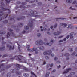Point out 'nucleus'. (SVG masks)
I'll list each match as a JSON object with an SVG mask.
<instances>
[{
	"label": "nucleus",
	"mask_w": 77,
	"mask_h": 77,
	"mask_svg": "<svg viewBox=\"0 0 77 77\" xmlns=\"http://www.w3.org/2000/svg\"><path fill=\"white\" fill-rule=\"evenodd\" d=\"M26 14L27 15V17H38L37 15H36V14H38V12L35 11V12L34 11L32 10H31L30 11V13H29V11H26Z\"/></svg>",
	"instance_id": "f257e3e1"
},
{
	"label": "nucleus",
	"mask_w": 77,
	"mask_h": 77,
	"mask_svg": "<svg viewBox=\"0 0 77 77\" xmlns=\"http://www.w3.org/2000/svg\"><path fill=\"white\" fill-rule=\"evenodd\" d=\"M14 66L16 67L15 68L16 74L17 75H20L21 74V72L18 71L19 69H20L21 67L22 66L20 65L19 64H14Z\"/></svg>",
	"instance_id": "f03ea898"
},
{
	"label": "nucleus",
	"mask_w": 77,
	"mask_h": 77,
	"mask_svg": "<svg viewBox=\"0 0 77 77\" xmlns=\"http://www.w3.org/2000/svg\"><path fill=\"white\" fill-rule=\"evenodd\" d=\"M39 50H44V47L43 46H41L40 47H37L36 49L35 48H32V50L34 51H35V54H38L39 52H40L39 51Z\"/></svg>",
	"instance_id": "7ed1b4c3"
},
{
	"label": "nucleus",
	"mask_w": 77,
	"mask_h": 77,
	"mask_svg": "<svg viewBox=\"0 0 77 77\" xmlns=\"http://www.w3.org/2000/svg\"><path fill=\"white\" fill-rule=\"evenodd\" d=\"M1 7H0V11H5L8 10V11H9V13H11V11L9 10V9H8V8H5L3 7L5 6V4L3 2H1Z\"/></svg>",
	"instance_id": "20e7f679"
},
{
	"label": "nucleus",
	"mask_w": 77,
	"mask_h": 77,
	"mask_svg": "<svg viewBox=\"0 0 77 77\" xmlns=\"http://www.w3.org/2000/svg\"><path fill=\"white\" fill-rule=\"evenodd\" d=\"M0 14H0V21L2 20L3 19L6 18L8 17V16L9 15L8 14H7L5 15H4V14H3V11H0ZM4 15L3 17V16Z\"/></svg>",
	"instance_id": "39448f33"
},
{
	"label": "nucleus",
	"mask_w": 77,
	"mask_h": 77,
	"mask_svg": "<svg viewBox=\"0 0 77 77\" xmlns=\"http://www.w3.org/2000/svg\"><path fill=\"white\" fill-rule=\"evenodd\" d=\"M10 33H9V32H8L6 35L7 38H9V36H11H11L13 37L15 36V34L13 32H10Z\"/></svg>",
	"instance_id": "423d86ee"
},
{
	"label": "nucleus",
	"mask_w": 77,
	"mask_h": 77,
	"mask_svg": "<svg viewBox=\"0 0 77 77\" xmlns=\"http://www.w3.org/2000/svg\"><path fill=\"white\" fill-rule=\"evenodd\" d=\"M35 21V19H32H32H31L30 20H29V23H30V21L31 22V23H30L29 25V27H30L31 28L33 27V21Z\"/></svg>",
	"instance_id": "0eeeda50"
},
{
	"label": "nucleus",
	"mask_w": 77,
	"mask_h": 77,
	"mask_svg": "<svg viewBox=\"0 0 77 77\" xmlns=\"http://www.w3.org/2000/svg\"><path fill=\"white\" fill-rule=\"evenodd\" d=\"M15 57L17 58H16V60H18L19 62H21V59H22V56L20 55H18L17 56H15Z\"/></svg>",
	"instance_id": "6e6552de"
},
{
	"label": "nucleus",
	"mask_w": 77,
	"mask_h": 77,
	"mask_svg": "<svg viewBox=\"0 0 77 77\" xmlns=\"http://www.w3.org/2000/svg\"><path fill=\"white\" fill-rule=\"evenodd\" d=\"M47 52H44L43 53V54H44V55H47V54L50 55V54H51V53H52V51L50 50V51H48Z\"/></svg>",
	"instance_id": "1a4fd4ad"
},
{
	"label": "nucleus",
	"mask_w": 77,
	"mask_h": 77,
	"mask_svg": "<svg viewBox=\"0 0 77 77\" xmlns=\"http://www.w3.org/2000/svg\"><path fill=\"white\" fill-rule=\"evenodd\" d=\"M35 44L36 45H38V44L39 45H42L44 44L42 40H40V41H37L35 42Z\"/></svg>",
	"instance_id": "9d476101"
},
{
	"label": "nucleus",
	"mask_w": 77,
	"mask_h": 77,
	"mask_svg": "<svg viewBox=\"0 0 77 77\" xmlns=\"http://www.w3.org/2000/svg\"><path fill=\"white\" fill-rule=\"evenodd\" d=\"M30 6L28 5L26 6V7L24 6L20 5V6L19 7V8H23V9H25L26 8H30Z\"/></svg>",
	"instance_id": "9b49d317"
},
{
	"label": "nucleus",
	"mask_w": 77,
	"mask_h": 77,
	"mask_svg": "<svg viewBox=\"0 0 77 77\" xmlns=\"http://www.w3.org/2000/svg\"><path fill=\"white\" fill-rule=\"evenodd\" d=\"M71 68H68L66 69V71L64 72L63 73V74H66V73H68L69 72V71H71Z\"/></svg>",
	"instance_id": "f8f14e48"
},
{
	"label": "nucleus",
	"mask_w": 77,
	"mask_h": 77,
	"mask_svg": "<svg viewBox=\"0 0 77 77\" xmlns=\"http://www.w3.org/2000/svg\"><path fill=\"white\" fill-rule=\"evenodd\" d=\"M7 47H9V50H14V46H13V47H12V46H10L9 45H7Z\"/></svg>",
	"instance_id": "ddd939ff"
},
{
	"label": "nucleus",
	"mask_w": 77,
	"mask_h": 77,
	"mask_svg": "<svg viewBox=\"0 0 77 77\" xmlns=\"http://www.w3.org/2000/svg\"><path fill=\"white\" fill-rule=\"evenodd\" d=\"M60 25L61 26H64V27H66V26H67V24L66 23H60Z\"/></svg>",
	"instance_id": "4468645a"
},
{
	"label": "nucleus",
	"mask_w": 77,
	"mask_h": 77,
	"mask_svg": "<svg viewBox=\"0 0 77 77\" xmlns=\"http://www.w3.org/2000/svg\"><path fill=\"white\" fill-rule=\"evenodd\" d=\"M61 32H57V33L54 32L53 33V34L54 35H55L56 36H58V35H59V34Z\"/></svg>",
	"instance_id": "2eb2a0df"
},
{
	"label": "nucleus",
	"mask_w": 77,
	"mask_h": 77,
	"mask_svg": "<svg viewBox=\"0 0 77 77\" xmlns=\"http://www.w3.org/2000/svg\"><path fill=\"white\" fill-rule=\"evenodd\" d=\"M24 18H25V17L23 16L21 17L20 18H17V21H19V20H24Z\"/></svg>",
	"instance_id": "dca6fc26"
},
{
	"label": "nucleus",
	"mask_w": 77,
	"mask_h": 77,
	"mask_svg": "<svg viewBox=\"0 0 77 77\" xmlns=\"http://www.w3.org/2000/svg\"><path fill=\"white\" fill-rule=\"evenodd\" d=\"M70 75H69L68 76H67L66 77H71V75H74L75 74V72H72L70 73Z\"/></svg>",
	"instance_id": "f3484780"
},
{
	"label": "nucleus",
	"mask_w": 77,
	"mask_h": 77,
	"mask_svg": "<svg viewBox=\"0 0 77 77\" xmlns=\"http://www.w3.org/2000/svg\"><path fill=\"white\" fill-rule=\"evenodd\" d=\"M24 28L25 30H29V27L28 26H25Z\"/></svg>",
	"instance_id": "a211bd4d"
},
{
	"label": "nucleus",
	"mask_w": 77,
	"mask_h": 77,
	"mask_svg": "<svg viewBox=\"0 0 77 77\" xmlns=\"http://www.w3.org/2000/svg\"><path fill=\"white\" fill-rule=\"evenodd\" d=\"M5 49V46H4L0 48V51H2L4 50Z\"/></svg>",
	"instance_id": "6ab92c4d"
},
{
	"label": "nucleus",
	"mask_w": 77,
	"mask_h": 77,
	"mask_svg": "<svg viewBox=\"0 0 77 77\" xmlns=\"http://www.w3.org/2000/svg\"><path fill=\"white\" fill-rule=\"evenodd\" d=\"M66 2L69 3H71L72 2V0H66Z\"/></svg>",
	"instance_id": "aec40b11"
},
{
	"label": "nucleus",
	"mask_w": 77,
	"mask_h": 77,
	"mask_svg": "<svg viewBox=\"0 0 77 77\" xmlns=\"http://www.w3.org/2000/svg\"><path fill=\"white\" fill-rule=\"evenodd\" d=\"M50 72H47V73H46V74L45 75V77H49V74H50Z\"/></svg>",
	"instance_id": "412c9836"
},
{
	"label": "nucleus",
	"mask_w": 77,
	"mask_h": 77,
	"mask_svg": "<svg viewBox=\"0 0 77 77\" xmlns=\"http://www.w3.org/2000/svg\"><path fill=\"white\" fill-rule=\"evenodd\" d=\"M64 20V18H56V21H58L59 20Z\"/></svg>",
	"instance_id": "4be33fe9"
},
{
	"label": "nucleus",
	"mask_w": 77,
	"mask_h": 77,
	"mask_svg": "<svg viewBox=\"0 0 77 77\" xmlns=\"http://www.w3.org/2000/svg\"><path fill=\"white\" fill-rule=\"evenodd\" d=\"M23 76L24 77H29V75L25 73L23 74Z\"/></svg>",
	"instance_id": "5701e85b"
},
{
	"label": "nucleus",
	"mask_w": 77,
	"mask_h": 77,
	"mask_svg": "<svg viewBox=\"0 0 77 77\" xmlns=\"http://www.w3.org/2000/svg\"><path fill=\"white\" fill-rule=\"evenodd\" d=\"M51 44V45H49V46H51V43H44L45 45H49V44Z\"/></svg>",
	"instance_id": "b1692460"
},
{
	"label": "nucleus",
	"mask_w": 77,
	"mask_h": 77,
	"mask_svg": "<svg viewBox=\"0 0 77 77\" xmlns=\"http://www.w3.org/2000/svg\"><path fill=\"white\" fill-rule=\"evenodd\" d=\"M71 33H71L70 34V39H72V38H73V36H72V35H73L74 32H72V34H71Z\"/></svg>",
	"instance_id": "393cba45"
},
{
	"label": "nucleus",
	"mask_w": 77,
	"mask_h": 77,
	"mask_svg": "<svg viewBox=\"0 0 77 77\" xmlns=\"http://www.w3.org/2000/svg\"><path fill=\"white\" fill-rule=\"evenodd\" d=\"M34 2H38V0H34V1H31L30 2V3H34Z\"/></svg>",
	"instance_id": "a878e982"
},
{
	"label": "nucleus",
	"mask_w": 77,
	"mask_h": 77,
	"mask_svg": "<svg viewBox=\"0 0 77 77\" xmlns=\"http://www.w3.org/2000/svg\"><path fill=\"white\" fill-rule=\"evenodd\" d=\"M64 56H66L67 57V56H69V54L68 53H66L65 54Z\"/></svg>",
	"instance_id": "bb28decb"
},
{
	"label": "nucleus",
	"mask_w": 77,
	"mask_h": 77,
	"mask_svg": "<svg viewBox=\"0 0 77 77\" xmlns=\"http://www.w3.org/2000/svg\"><path fill=\"white\" fill-rule=\"evenodd\" d=\"M23 26V23H20V24H19V26H20V27H22Z\"/></svg>",
	"instance_id": "cd10ccee"
},
{
	"label": "nucleus",
	"mask_w": 77,
	"mask_h": 77,
	"mask_svg": "<svg viewBox=\"0 0 77 77\" xmlns=\"http://www.w3.org/2000/svg\"><path fill=\"white\" fill-rule=\"evenodd\" d=\"M3 23H4V24H6V23H8V20H5L3 21Z\"/></svg>",
	"instance_id": "c85d7f7f"
},
{
	"label": "nucleus",
	"mask_w": 77,
	"mask_h": 77,
	"mask_svg": "<svg viewBox=\"0 0 77 77\" xmlns=\"http://www.w3.org/2000/svg\"><path fill=\"white\" fill-rule=\"evenodd\" d=\"M7 77H11V73H8L7 74Z\"/></svg>",
	"instance_id": "c756f323"
},
{
	"label": "nucleus",
	"mask_w": 77,
	"mask_h": 77,
	"mask_svg": "<svg viewBox=\"0 0 77 77\" xmlns=\"http://www.w3.org/2000/svg\"><path fill=\"white\" fill-rule=\"evenodd\" d=\"M11 71L12 73H14L15 72V70L14 69H12L11 70Z\"/></svg>",
	"instance_id": "7c9ffc66"
},
{
	"label": "nucleus",
	"mask_w": 77,
	"mask_h": 77,
	"mask_svg": "<svg viewBox=\"0 0 77 77\" xmlns=\"http://www.w3.org/2000/svg\"><path fill=\"white\" fill-rule=\"evenodd\" d=\"M5 2H6L7 3H10L11 2V0H5Z\"/></svg>",
	"instance_id": "2f4dec72"
},
{
	"label": "nucleus",
	"mask_w": 77,
	"mask_h": 77,
	"mask_svg": "<svg viewBox=\"0 0 77 77\" xmlns=\"http://www.w3.org/2000/svg\"><path fill=\"white\" fill-rule=\"evenodd\" d=\"M23 69H24V70H25V71H29L28 69L26 67H24Z\"/></svg>",
	"instance_id": "473e14b6"
},
{
	"label": "nucleus",
	"mask_w": 77,
	"mask_h": 77,
	"mask_svg": "<svg viewBox=\"0 0 77 77\" xmlns=\"http://www.w3.org/2000/svg\"><path fill=\"white\" fill-rule=\"evenodd\" d=\"M8 31H9V32H12V31H13V30L11 29V28H8Z\"/></svg>",
	"instance_id": "72a5a7b5"
},
{
	"label": "nucleus",
	"mask_w": 77,
	"mask_h": 77,
	"mask_svg": "<svg viewBox=\"0 0 77 77\" xmlns=\"http://www.w3.org/2000/svg\"><path fill=\"white\" fill-rule=\"evenodd\" d=\"M18 49L19 50V51L20 52V51H21V50H20V45H19V44H18Z\"/></svg>",
	"instance_id": "f704fd0d"
},
{
	"label": "nucleus",
	"mask_w": 77,
	"mask_h": 77,
	"mask_svg": "<svg viewBox=\"0 0 77 77\" xmlns=\"http://www.w3.org/2000/svg\"><path fill=\"white\" fill-rule=\"evenodd\" d=\"M6 44V42H4V41H2V45H3V44Z\"/></svg>",
	"instance_id": "c9c22d12"
},
{
	"label": "nucleus",
	"mask_w": 77,
	"mask_h": 77,
	"mask_svg": "<svg viewBox=\"0 0 77 77\" xmlns=\"http://www.w3.org/2000/svg\"><path fill=\"white\" fill-rule=\"evenodd\" d=\"M6 33V32H2L0 33V34H1V35H4V34H5Z\"/></svg>",
	"instance_id": "e433bc0d"
},
{
	"label": "nucleus",
	"mask_w": 77,
	"mask_h": 77,
	"mask_svg": "<svg viewBox=\"0 0 77 77\" xmlns=\"http://www.w3.org/2000/svg\"><path fill=\"white\" fill-rule=\"evenodd\" d=\"M30 47V46L29 45H27L26 46V48H29Z\"/></svg>",
	"instance_id": "4c0bfd02"
},
{
	"label": "nucleus",
	"mask_w": 77,
	"mask_h": 77,
	"mask_svg": "<svg viewBox=\"0 0 77 77\" xmlns=\"http://www.w3.org/2000/svg\"><path fill=\"white\" fill-rule=\"evenodd\" d=\"M28 51H30V52H33V51H32L31 50H30L29 49H27Z\"/></svg>",
	"instance_id": "58836bf2"
},
{
	"label": "nucleus",
	"mask_w": 77,
	"mask_h": 77,
	"mask_svg": "<svg viewBox=\"0 0 77 77\" xmlns=\"http://www.w3.org/2000/svg\"><path fill=\"white\" fill-rule=\"evenodd\" d=\"M12 65H13V64H10V65H8V68H10V67H11V66H12Z\"/></svg>",
	"instance_id": "ea45409f"
},
{
	"label": "nucleus",
	"mask_w": 77,
	"mask_h": 77,
	"mask_svg": "<svg viewBox=\"0 0 77 77\" xmlns=\"http://www.w3.org/2000/svg\"><path fill=\"white\" fill-rule=\"evenodd\" d=\"M6 56H8V54H5V55H4L2 56V57H6Z\"/></svg>",
	"instance_id": "a19ab883"
},
{
	"label": "nucleus",
	"mask_w": 77,
	"mask_h": 77,
	"mask_svg": "<svg viewBox=\"0 0 77 77\" xmlns=\"http://www.w3.org/2000/svg\"><path fill=\"white\" fill-rule=\"evenodd\" d=\"M57 24H55V25L54 26V28H56V27H57Z\"/></svg>",
	"instance_id": "79ce46f5"
},
{
	"label": "nucleus",
	"mask_w": 77,
	"mask_h": 77,
	"mask_svg": "<svg viewBox=\"0 0 77 77\" xmlns=\"http://www.w3.org/2000/svg\"><path fill=\"white\" fill-rule=\"evenodd\" d=\"M5 64L4 63H2L0 65L1 66H2L3 67V66H5Z\"/></svg>",
	"instance_id": "37998d69"
},
{
	"label": "nucleus",
	"mask_w": 77,
	"mask_h": 77,
	"mask_svg": "<svg viewBox=\"0 0 77 77\" xmlns=\"http://www.w3.org/2000/svg\"><path fill=\"white\" fill-rule=\"evenodd\" d=\"M69 50L70 51H73L72 48H69Z\"/></svg>",
	"instance_id": "c03bdc74"
},
{
	"label": "nucleus",
	"mask_w": 77,
	"mask_h": 77,
	"mask_svg": "<svg viewBox=\"0 0 77 77\" xmlns=\"http://www.w3.org/2000/svg\"><path fill=\"white\" fill-rule=\"evenodd\" d=\"M27 4V3L26 2H22V5H26Z\"/></svg>",
	"instance_id": "a18cd8bd"
},
{
	"label": "nucleus",
	"mask_w": 77,
	"mask_h": 77,
	"mask_svg": "<svg viewBox=\"0 0 77 77\" xmlns=\"http://www.w3.org/2000/svg\"><path fill=\"white\" fill-rule=\"evenodd\" d=\"M75 52H74V53H72V56H74V55H75Z\"/></svg>",
	"instance_id": "49530a36"
},
{
	"label": "nucleus",
	"mask_w": 77,
	"mask_h": 77,
	"mask_svg": "<svg viewBox=\"0 0 77 77\" xmlns=\"http://www.w3.org/2000/svg\"><path fill=\"white\" fill-rule=\"evenodd\" d=\"M26 33V31H23L22 32V33L24 34V33Z\"/></svg>",
	"instance_id": "de8ad7c7"
},
{
	"label": "nucleus",
	"mask_w": 77,
	"mask_h": 77,
	"mask_svg": "<svg viewBox=\"0 0 77 77\" xmlns=\"http://www.w3.org/2000/svg\"><path fill=\"white\" fill-rule=\"evenodd\" d=\"M53 63L50 64V67H51V68L53 67Z\"/></svg>",
	"instance_id": "09e8293b"
},
{
	"label": "nucleus",
	"mask_w": 77,
	"mask_h": 77,
	"mask_svg": "<svg viewBox=\"0 0 77 77\" xmlns=\"http://www.w3.org/2000/svg\"><path fill=\"white\" fill-rule=\"evenodd\" d=\"M37 35L38 36H41V34L39 33H37Z\"/></svg>",
	"instance_id": "8fccbe9b"
},
{
	"label": "nucleus",
	"mask_w": 77,
	"mask_h": 77,
	"mask_svg": "<svg viewBox=\"0 0 77 77\" xmlns=\"http://www.w3.org/2000/svg\"><path fill=\"white\" fill-rule=\"evenodd\" d=\"M57 58L56 57H55V58L54 59V60H57Z\"/></svg>",
	"instance_id": "3c124183"
},
{
	"label": "nucleus",
	"mask_w": 77,
	"mask_h": 77,
	"mask_svg": "<svg viewBox=\"0 0 77 77\" xmlns=\"http://www.w3.org/2000/svg\"><path fill=\"white\" fill-rule=\"evenodd\" d=\"M45 58L46 59H49V57H48V56H46Z\"/></svg>",
	"instance_id": "603ef678"
},
{
	"label": "nucleus",
	"mask_w": 77,
	"mask_h": 77,
	"mask_svg": "<svg viewBox=\"0 0 77 77\" xmlns=\"http://www.w3.org/2000/svg\"><path fill=\"white\" fill-rule=\"evenodd\" d=\"M17 4H21V2L20 1H18L17 2Z\"/></svg>",
	"instance_id": "864d4df0"
},
{
	"label": "nucleus",
	"mask_w": 77,
	"mask_h": 77,
	"mask_svg": "<svg viewBox=\"0 0 77 77\" xmlns=\"http://www.w3.org/2000/svg\"><path fill=\"white\" fill-rule=\"evenodd\" d=\"M71 26V24H69L68 27H67L68 29H69V28Z\"/></svg>",
	"instance_id": "5fc2aeb1"
},
{
	"label": "nucleus",
	"mask_w": 77,
	"mask_h": 77,
	"mask_svg": "<svg viewBox=\"0 0 77 77\" xmlns=\"http://www.w3.org/2000/svg\"><path fill=\"white\" fill-rule=\"evenodd\" d=\"M43 30H45V31H46L47 30V29L45 28V27L43 28Z\"/></svg>",
	"instance_id": "6e6d98bb"
},
{
	"label": "nucleus",
	"mask_w": 77,
	"mask_h": 77,
	"mask_svg": "<svg viewBox=\"0 0 77 77\" xmlns=\"http://www.w3.org/2000/svg\"><path fill=\"white\" fill-rule=\"evenodd\" d=\"M52 72H56V70H54L52 71Z\"/></svg>",
	"instance_id": "4d7b16f0"
},
{
	"label": "nucleus",
	"mask_w": 77,
	"mask_h": 77,
	"mask_svg": "<svg viewBox=\"0 0 77 77\" xmlns=\"http://www.w3.org/2000/svg\"><path fill=\"white\" fill-rule=\"evenodd\" d=\"M63 36H59L58 37V38H62L63 37Z\"/></svg>",
	"instance_id": "13d9d810"
},
{
	"label": "nucleus",
	"mask_w": 77,
	"mask_h": 77,
	"mask_svg": "<svg viewBox=\"0 0 77 77\" xmlns=\"http://www.w3.org/2000/svg\"><path fill=\"white\" fill-rule=\"evenodd\" d=\"M63 42V40H60L59 41V42Z\"/></svg>",
	"instance_id": "bf43d9fd"
},
{
	"label": "nucleus",
	"mask_w": 77,
	"mask_h": 77,
	"mask_svg": "<svg viewBox=\"0 0 77 77\" xmlns=\"http://www.w3.org/2000/svg\"><path fill=\"white\" fill-rule=\"evenodd\" d=\"M75 3H76V1H74L72 3V4H75Z\"/></svg>",
	"instance_id": "052dcab7"
},
{
	"label": "nucleus",
	"mask_w": 77,
	"mask_h": 77,
	"mask_svg": "<svg viewBox=\"0 0 77 77\" xmlns=\"http://www.w3.org/2000/svg\"><path fill=\"white\" fill-rule=\"evenodd\" d=\"M75 51H77V48H75Z\"/></svg>",
	"instance_id": "680f3d73"
},
{
	"label": "nucleus",
	"mask_w": 77,
	"mask_h": 77,
	"mask_svg": "<svg viewBox=\"0 0 77 77\" xmlns=\"http://www.w3.org/2000/svg\"><path fill=\"white\" fill-rule=\"evenodd\" d=\"M69 35H67L66 37L67 39H68V38H69Z\"/></svg>",
	"instance_id": "e2e57ef3"
},
{
	"label": "nucleus",
	"mask_w": 77,
	"mask_h": 77,
	"mask_svg": "<svg viewBox=\"0 0 77 77\" xmlns=\"http://www.w3.org/2000/svg\"><path fill=\"white\" fill-rule=\"evenodd\" d=\"M54 56V54H51V56H52V57Z\"/></svg>",
	"instance_id": "0e129e2a"
},
{
	"label": "nucleus",
	"mask_w": 77,
	"mask_h": 77,
	"mask_svg": "<svg viewBox=\"0 0 77 77\" xmlns=\"http://www.w3.org/2000/svg\"><path fill=\"white\" fill-rule=\"evenodd\" d=\"M60 66H61L60 65H59V66H57V68H60Z\"/></svg>",
	"instance_id": "69168bd1"
},
{
	"label": "nucleus",
	"mask_w": 77,
	"mask_h": 77,
	"mask_svg": "<svg viewBox=\"0 0 77 77\" xmlns=\"http://www.w3.org/2000/svg\"><path fill=\"white\" fill-rule=\"evenodd\" d=\"M60 63V61H58L57 62V63Z\"/></svg>",
	"instance_id": "338daca9"
},
{
	"label": "nucleus",
	"mask_w": 77,
	"mask_h": 77,
	"mask_svg": "<svg viewBox=\"0 0 77 77\" xmlns=\"http://www.w3.org/2000/svg\"><path fill=\"white\" fill-rule=\"evenodd\" d=\"M77 18V17H73V19H76V18Z\"/></svg>",
	"instance_id": "774afa93"
}]
</instances>
